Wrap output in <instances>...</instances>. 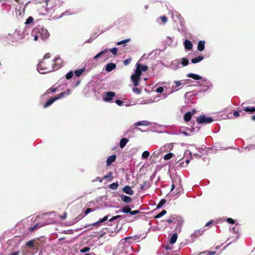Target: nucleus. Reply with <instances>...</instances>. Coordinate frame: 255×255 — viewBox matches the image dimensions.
Here are the masks:
<instances>
[{
	"label": "nucleus",
	"instance_id": "nucleus-16",
	"mask_svg": "<svg viewBox=\"0 0 255 255\" xmlns=\"http://www.w3.org/2000/svg\"><path fill=\"white\" fill-rule=\"evenodd\" d=\"M56 101V98L55 97L48 99L43 105L44 108H46L51 106L55 101Z\"/></svg>",
	"mask_w": 255,
	"mask_h": 255
},
{
	"label": "nucleus",
	"instance_id": "nucleus-14",
	"mask_svg": "<svg viewBox=\"0 0 255 255\" xmlns=\"http://www.w3.org/2000/svg\"><path fill=\"white\" fill-rule=\"evenodd\" d=\"M185 49L187 50H190L192 49L193 44L191 41L186 39L184 42Z\"/></svg>",
	"mask_w": 255,
	"mask_h": 255
},
{
	"label": "nucleus",
	"instance_id": "nucleus-20",
	"mask_svg": "<svg viewBox=\"0 0 255 255\" xmlns=\"http://www.w3.org/2000/svg\"><path fill=\"white\" fill-rule=\"evenodd\" d=\"M205 41L204 40H200L198 42L197 46V50L199 51H202L205 48Z\"/></svg>",
	"mask_w": 255,
	"mask_h": 255
},
{
	"label": "nucleus",
	"instance_id": "nucleus-22",
	"mask_svg": "<svg viewBox=\"0 0 255 255\" xmlns=\"http://www.w3.org/2000/svg\"><path fill=\"white\" fill-rule=\"evenodd\" d=\"M150 184L148 181H144L140 186V189L142 190L148 189L150 187Z\"/></svg>",
	"mask_w": 255,
	"mask_h": 255
},
{
	"label": "nucleus",
	"instance_id": "nucleus-10",
	"mask_svg": "<svg viewBox=\"0 0 255 255\" xmlns=\"http://www.w3.org/2000/svg\"><path fill=\"white\" fill-rule=\"evenodd\" d=\"M180 63L177 60H175L170 62L168 67L171 68L174 70H177L180 68Z\"/></svg>",
	"mask_w": 255,
	"mask_h": 255
},
{
	"label": "nucleus",
	"instance_id": "nucleus-54",
	"mask_svg": "<svg viewBox=\"0 0 255 255\" xmlns=\"http://www.w3.org/2000/svg\"><path fill=\"white\" fill-rule=\"evenodd\" d=\"M94 211V209H92L91 208H88L86 209L85 212V215H88L89 213L93 212Z\"/></svg>",
	"mask_w": 255,
	"mask_h": 255
},
{
	"label": "nucleus",
	"instance_id": "nucleus-35",
	"mask_svg": "<svg viewBox=\"0 0 255 255\" xmlns=\"http://www.w3.org/2000/svg\"><path fill=\"white\" fill-rule=\"evenodd\" d=\"M125 135H128L129 137H132L133 136V132L131 129L129 128L125 133Z\"/></svg>",
	"mask_w": 255,
	"mask_h": 255
},
{
	"label": "nucleus",
	"instance_id": "nucleus-29",
	"mask_svg": "<svg viewBox=\"0 0 255 255\" xmlns=\"http://www.w3.org/2000/svg\"><path fill=\"white\" fill-rule=\"evenodd\" d=\"M192 116L191 112H187L184 116V119L186 122H188L191 120Z\"/></svg>",
	"mask_w": 255,
	"mask_h": 255
},
{
	"label": "nucleus",
	"instance_id": "nucleus-21",
	"mask_svg": "<svg viewBox=\"0 0 255 255\" xmlns=\"http://www.w3.org/2000/svg\"><path fill=\"white\" fill-rule=\"evenodd\" d=\"M116 159V156L115 155H112L109 156L107 160V165L108 166L110 165L113 162H114Z\"/></svg>",
	"mask_w": 255,
	"mask_h": 255
},
{
	"label": "nucleus",
	"instance_id": "nucleus-3",
	"mask_svg": "<svg viewBox=\"0 0 255 255\" xmlns=\"http://www.w3.org/2000/svg\"><path fill=\"white\" fill-rule=\"evenodd\" d=\"M58 69H59L58 66L53 68L51 65L48 66L45 63V62L42 60L37 64V68L38 71L41 74H45L53 70H57Z\"/></svg>",
	"mask_w": 255,
	"mask_h": 255
},
{
	"label": "nucleus",
	"instance_id": "nucleus-40",
	"mask_svg": "<svg viewBox=\"0 0 255 255\" xmlns=\"http://www.w3.org/2000/svg\"><path fill=\"white\" fill-rule=\"evenodd\" d=\"M166 201L165 199H162L160 200V201L159 202V203H158V204L157 205V208H160L161 207H162L166 203Z\"/></svg>",
	"mask_w": 255,
	"mask_h": 255
},
{
	"label": "nucleus",
	"instance_id": "nucleus-24",
	"mask_svg": "<svg viewBox=\"0 0 255 255\" xmlns=\"http://www.w3.org/2000/svg\"><path fill=\"white\" fill-rule=\"evenodd\" d=\"M203 59L204 57L202 55H200L198 57L192 58L191 59V62L193 64H196L201 61L202 60H203Z\"/></svg>",
	"mask_w": 255,
	"mask_h": 255
},
{
	"label": "nucleus",
	"instance_id": "nucleus-52",
	"mask_svg": "<svg viewBox=\"0 0 255 255\" xmlns=\"http://www.w3.org/2000/svg\"><path fill=\"white\" fill-rule=\"evenodd\" d=\"M164 89L162 87H159L155 91L158 93H161L163 92Z\"/></svg>",
	"mask_w": 255,
	"mask_h": 255
},
{
	"label": "nucleus",
	"instance_id": "nucleus-60",
	"mask_svg": "<svg viewBox=\"0 0 255 255\" xmlns=\"http://www.w3.org/2000/svg\"><path fill=\"white\" fill-rule=\"evenodd\" d=\"M227 222L230 224H234L235 223V221L232 219V218H228L227 219Z\"/></svg>",
	"mask_w": 255,
	"mask_h": 255
},
{
	"label": "nucleus",
	"instance_id": "nucleus-49",
	"mask_svg": "<svg viewBox=\"0 0 255 255\" xmlns=\"http://www.w3.org/2000/svg\"><path fill=\"white\" fill-rule=\"evenodd\" d=\"M34 243V240H30L26 243V245L28 247H33Z\"/></svg>",
	"mask_w": 255,
	"mask_h": 255
},
{
	"label": "nucleus",
	"instance_id": "nucleus-19",
	"mask_svg": "<svg viewBox=\"0 0 255 255\" xmlns=\"http://www.w3.org/2000/svg\"><path fill=\"white\" fill-rule=\"evenodd\" d=\"M187 130L182 131L180 134H183L185 136H190L191 134L195 131V128H186Z\"/></svg>",
	"mask_w": 255,
	"mask_h": 255
},
{
	"label": "nucleus",
	"instance_id": "nucleus-26",
	"mask_svg": "<svg viewBox=\"0 0 255 255\" xmlns=\"http://www.w3.org/2000/svg\"><path fill=\"white\" fill-rule=\"evenodd\" d=\"M110 215H107L106 216H105L104 218H102V219H100L99 220V221H98V222H95L93 224H92L91 225L92 226H96L100 223H103V222H104L105 221H106L108 219V218L109 217Z\"/></svg>",
	"mask_w": 255,
	"mask_h": 255
},
{
	"label": "nucleus",
	"instance_id": "nucleus-47",
	"mask_svg": "<svg viewBox=\"0 0 255 255\" xmlns=\"http://www.w3.org/2000/svg\"><path fill=\"white\" fill-rule=\"evenodd\" d=\"M65 96H66L65 95V93L64 92H61V93H60L57 96H55V98H56V100H58L64 97H65Z\"/></svg>",
	"mask_w": 255,
	"mask_h": 255
},
{
	"label": "nucleus",
	"instance_id": "nucleus-5",
	"mask_svg": "<svg viewBox=\"0 0 255 255\" xmlns=\"http://www.w3.org/2000/svg\"><path fill=\"white\" fill-rule=\"evenodd\" d=\"M198 86L205 88L203 92H206L212 88V84L210 80L203 77L200 81L197 82Z\"/></svg>",
	"mask_w": 255,
	"mask_h": 255
},
{
	"label": "nucleus",
	"instance_id": "nucleus-57",
	"mask_svg": "<svg viewBox=\"0 0 255 255\" xmlns=\"http://www.w3.org/2000/svg\"><path fill=\"white\" fill-rule=\"evenodd\" d=\"M131 61V58H128L124 61V63L125 65H128Z\"/></svg>",
	"mask_w": 255,
	"mask_h": 255
},
{
	"label": "nucleus",
	"instance_id": "nucleus-15",
	"mask_svg": "<svg viewBox=\"0 0 255 255\" xmlns=\"http://www.w3.org/2000/svg\"><path fill=\"white\" fill-rule=\"evenodd\" d=\"M116 67V65L114 63H109L106 65L105 70L108 72H111Z\"/></svg>",
	"mask_w": 255,
	"mask_h": 255
},
{
	"label": "nucleus",
	"instance_id": "nucleus-18",
	"mask_svg": "<svg viewBox=\"0 0 255 255\" xmlns=\"http://www.w3.org/2000/svg\"><path fill=\"white\" fill-rule=\"evenodd\" d=\"M203 230H195L191 235V237L193 239L195 240L196 238L199 237L203 234Z\"/></svg>",
	"mask_w": 255,
	"mask_h": 255
},
{
	"label": "nucleus",
	"instance_id": "nucleus-12",
	"mask_svg": "<svg viewBox=\"0 0 255 255\" xmlns=\"http://www.w3.org/2000/svg\"><path fill=\"white\" fill-rule=\"evenodd\" d=\"M187 77L197 81H200L203 78L202 76L194 73H189L187 75Z\"/></svg>",
	"mask_w": 255,
	"mask_h": 255
},
{
	"label": "nucleus",
	"instance_id": "nucleus-2",
	"mask_svg": "<svg viewBox=\"0 0 255 255\" xmlns=\"http://www.w3.org/2000/svg\"><path fill=\"white\" fill-rule=\"evenodd\" d=\"M19 32L17 30H15L11 33L5 34L1 36V39L6 41L8 43H13L17 40L19 38Z\"/></svg>",
	"mask_w": 255,
	"mask_h": 255
},
{
	"label": "nucleus",
	"instance_id": "nucleus-44",
	"mask_svg": "<svg viewBox=\"0 0 255 255\" xmlns=\"http://www.w3.org/2000/svg\"><path fill=\"white\" fill-rule=\"evenodd\" d=\"M173 153H169L166 154H165L164 156V159L165 160H167L171 158V157L173 156Z\"/></svg>",
	"mask_w": 255,
	"mask_h": 255
},
{
	"label": "nucleus",
	"instance_id": "nucleus-7",
	"mask_svg": "<svg viewBox=\"0 0 255 255\" xmlns=\"http://www.w3.org/2000/svg\"><path fill=\"white\" fill-rule=\"evenodd\" d=\"M133 126L135 128L138 126H148L150 128H156L157 126L160 127L159 125L155 123H151L147 121H141L136 122L133 124Z\"/></svg>",
	"mask_w": 255,
	"mask_h": 255
},
{
	"label": "nucleus",
	"instance_id": "nucleus-56",
	"mask_svg": "<svg viewBox=\"0 0 255 255\" xmlns=\"http://www.w3.org/2000/svg\"><path fill=\"white\" fill-rule=\"evenodd\" d=\"M182 187L180 183H176V189L178 191V192H180L181 190Z\"/></svg>",
	"mask_w": 255,
	"mask_h": 255
},
{
	"label": "nucleus",
	"instance_id": "nucleus-11",
	"mask_svg": "<svg viewBox=\"0 0 255 255\" xmlns=\"http://www.w3.org/2000/svg\"><path fill=\"white\" fill-rule=\"evenodd\" d=\"M62 63V59L59 57H55L53 60L52 61V63L51 64L52 68H55L57 66L59 67V68L60 67V65Z\"/></svg>",
	"mask_w": 255,
	"mask_h": 255
},
{
	"label": "nucleus",
	"instance_id": "nucleus-53",
	"mask_svg": "<svg viewBox=\"0 0 255 255\" xmlns=\"http://www.w3.org/2000/svg\"><path fill=\"white\" fill-rule=\"evenodd\" d=\"M90 249L89 247H84V248L82 249L80 251L81 253H84L88 252L90 250Z\"/></svg>",
	"mask_w": 255,
	"mask_h": 255
},
{
	"label": "nucleus",
	"instance_id": "nucleus-33",
	"mask_svg": "<svg viewBox=\"0 0 255 255\" xmlns=\"http://www.w3.org/2000/svg\"><path fill=\"white\" fill-rule=\"evenodd\" d=\"M84 71L85 68H83L80 69L76 70L74 73L77 77H79L82 75V74L84 72Z\"/></svg>",
	"mask_w": 255,
	"mask_h": 255
},
{
	"label": "nucleus",
	"instance_id": "nucleus-13",
	"mask_svg": "<svg viewBox=\"0 0 255 255\" xmlns=\"http://www.w3.org/2000/svg\"><path fill=\"white\" fill-rule=\"evenodd\" d=\"M172 218H174V222L173 223L176 224L177 225H181L183 223V219L181 217L177 216L176 215L172 216Z\"/></svg>",
	"mask_w": 255,
	"mask_h": 255
},
{
	"label": "nucleus",
	"instance_id": "nucleus-6",
	"mask_svg": "<svg viewBox=\"0 0 255 255\" xmlns=\"http://www.w3.org/2000/svg\"><path fill=\"white\" fill-rule=\"evenodd\" d=\"M141 75V71H140L139 68L136 66V69L134 73L131 76V80L133 82L134 86H138L139 82L140 81V76Z\"/></svg>",
	"mask_w": 255,
	"mask_h": 255
},
{
	"label": "nucleus",
	"instance_id": "nucleus-27",
	"mask_svg": "<svg viewBox=\"0 0 255 255\" xmlns=\"http://www.w3.org/2000/svg\"><path fill=\"white\" fill-rule=\"evenodd\" d=\"M109 52V49H106L102 51H101L100 52H99V53H98L97 55H96L94 57V59H97L98 58H99V57H100L102 55L108 53Z\"/></svg>",
	"mask_w": 255,
	"mask_h": 255
},
{
	"label": "nucleus",
	"instance_id": "nucleus-63",
	"mask_svg": "<svg viewBox=\"0 0 255 255\" xmlns=\"http://www.w3.org/2000/svg\"><path fill=\"white\" fill-rule=\"evenodd\" d=\"M120 217V216L118 215V216H115V217H113L112 219H110V222H112L114 220H117L118 219H119V218Z\"/></svg>",
	"mask_w": 255,
	"mask_h": 255
},
{
	"label": "nucleus",
	"instance_id": "nucleus-42",
	"mask_svg": "<svg viewBox=\"0 0 255 255\" xmlns=\"http://www.w3.org/2000/svg\"><path fill=\"white\" fill-rule=\"evenodd\" d=\"M166 213L165 210H162L160 213L155 216V218H160Z\"/></svg>",
	"mask_w": 255,
	"mask_h": 255
},
{
	"label": "nucleus",
	"instance_id": "nucleus-58",
	"mask_svg": "<svg viewBox=\"0 0 255 255\" xmlns=\"http://www.w3.org/2000/svg\"><path fill=\"white\" fill-rule=\"evenodd\" d=\"M51 56V54L50 53H46L44 57H43V59H42V61H44V60L46 59H48Z\"/></svg>",
	"mask_w": 255,
	"mask_h": 255
},
{
	"label": "nucleus",
	"instance_id": "nucleus-64",
	"mask_svg": "<svg viewBox=\"0 0 255 255\" xmlns=\"http://www.w3.org/2000/svg\"><path fill=\"white\" fill-rule=\"evenodd\" d=\"M67 217V213L66 212H64L63 215L60 216V218L62 220H64Z\"/></svg>",
	"mask_w": 255,
	"mask_h": 255
},
{
	"label": "nucleus",
	"instance_id": "nucleus-28",
	"mask_svg": "<svg viewBox=\"0 0 255 255\" xmlns=\"http://www.w3.org/2000/svg\"><path fill=\"white\" fill-rule=\"evenodd\" d=\"M136 66L139 68V70L141 72H145L148 69V67L146 65H142L138 63H136Z\"/></svg>",
	"mask_w": 255,
	"mask_h": 255
},
{
	"label": "nucleus",
	"instance_id": "nucleus-41",
	"mask_svg": "<svg viewBox=\"0 0 255 255\" xmlns=\"http://www.w3.org/2000/svg\"><path fill=\"white\" fill-rule=\"evenodd\" d=\"M113 174L111 172H110L109 173H108L107 174L105 175L104 176V178L108 179H109V180H112L113 179Z\"/></svg>",
	"mask_w": 255,
	"mask_h": 255
},
{
	"label": "nucleus",
	"instance_id": "nucleus-36",
	"mask_svg": "<svg viewBox=\"0 0 255 255\" xmlns=\"http://www.w3.org/2000/svg\"><path fill=\"white\" fill-rule=\"evenodd\" d=\"M57 89L56 88L51 87L49 89L47 90L46 92L45 93V95L48 94L49 93H54L56 92Z\"/></svg>",
	"mask_w": 255,
	"mask_h": 255
},
{
	"label": "nucleus",
	"instance_id": "nucleus-55",
	"mask_svg": "<svg viewBox=\"0 0 255 255\" xmlns=\"http://www.w3.org/2000/svg\"><path fill=\"white\" fill-rule=\"evenodd\" d=\"M160 19H161L163 23H166L167 21V18L166 16L165 15L161 16Z\"/></svg>",
	"mask_w": 255,
	"mask_h": 255
},
{
	"label": "nucleus",
	"instance_id": "nucleus-46",
	"mask_svg": "<svg viewBox=\"0 0 255 255\" xmlns=\"http://www.w3.org/2000/svg\"><path fill=\"white\" fill-rule=\"evenodd\" d=\"M73 76V73L72 71H69V72H68L66 75V78L67 79H71Z\"/></svg>",
	"mask_w": 255,
	"mask_h": 255
},
{
	"label": "nucleus",
	"instance_id": "nucleus-25",
	"mask_svg": "<svg viewBox=\"0 0 255 255\" xmlns=\"http://www.w3.org/2000/svg\"><path fill=\"white\" fill-rule=\"evenodd\" d=\"M128 139L127 138H122L120 142V147L123 148L128 142Z\"/></svg>",
	"mask_w": 255,
	"mask_h": 255
},
{
	"label": "nucleus",
	"instance_id": "nucleus-43",
	"mask_svg": "<svg viewBox=\"0 0 255 255\" xmlns=\"http://www.w3.org/2000/svg\"><path fill=\"white\" fill-rule=\"evenodd\" d=\"M33 21V18L32 16H29L26 20L25 22V24L26 25H28L30 23H32Z\"/></svg>",
	"mask_w": 255,
	"mask_h": 255
},
{
	"label": "nucleus",
	"instance_id": "nucleus-9",
	"mask_svg": "<svg viewBox=\"0 0 255 255\" xmlns=\"http://www.w3.org/2000/svg\"><path fill=\"white\" fill-rule=\"evenodd\" d=\"M175 85H173L172 87V90L170 93H174L179 89V87L181 86L184 83L182 82V81H175L174 82Z\"/></svg>",
	"mask_w": 255,
	"mask_h": 255
},
{
	"label": "nucleus",
	"instance_id": "nucleus-38",
	"mask_svg": "<svg viewBox=\"0 0 255 255\" xmlns=\"http://www.w3.org/2000/svg\"><path fill=\"white\" fill-rule=\"evenodd\" d=\"M119 187L118 183H113L110 185V188L112 190H117Z\"/></svg>",
	"mask_w": 255,
	"mask_h": 255
},
{
	"label": "nucleus",
	"instance_id": "nucleus-62",
	"mask_svg": "<svg viewBox=\"0 0 255 255\" xmlns=\"http://www.w3.org/2000/svg\"><path fill=\"white\" fill-rule=\"evenodd\" d=\"M174 189H176V181L172 182V184L171 185V191H173Z\"/></svg>",
	"mask_w": 255,
	"mask_h": 255
},
{
	"label": "nucleus",
	"instance_id": "nucleus-59",
	"mask_svg": "<svg viewBox=\"0 0 255 255\" xmlns=\"http://www.w3.org/2000/svg\"><path fill=\"white\" fill-rule=\"evenodd\" d=\"M139 213V211L138 210H134V211L130 210V214L131 215H136Z\"/></svg>",
	"mask_w": 255,
	"mask_h": 255
},
{
	"label": "nucleus",
	"instance_id": "nucleus-17",
	"mask_svg": "<svg viewBox=\"0 0 255 255\" xmlns=\"http://www.w3.org/2000/svg\"><path fill=\"white\" fill-rule=\"evenodd\" d=\"M123 191L126 194L132 195L134 194L133 191L132 190L131 187L128 185L125 186L123 188Z\"/></svg>",
	"mask_w": 255,
	"mask_h": 255
},
{
	"label": "nucleus",
	"instance_id": "nucleus-23",
	"mask_svg": "<svg viewBox=\"0 0 255 255\" xmlns=\"http://www.w3.org/2000/svg\"><path fill=\"white\" fill-rule=\"evenodd\" d=\"M120 197L121 200L125 203H129L131 202V198L129 196L125 195H121Z\"/></svg>",
	"mask_w": 255,
	"mask_h": 255
},
{
	"label": "nucleus",
	"instance_id": "nucleus-31",
	"mask_svg": "<svg viewBox=\"0 0 255 255\" xmlns=\"http://www.w3.org/2000/svg\"><path fill=\"white\" fill-rule=\"evenodd\" d=\"M130 209L128 207V206H125L124 207H123L122 209H121V210H120L119 211H117V212H123L124 213H128L130 212Z\"/></svg>",
	"mask_w": 255,
	"mask_h": 255
},
{
	"label": "nucleus",
	"instance_id": "nucleus-61",
	"mask_svg": "<svg viewBox=\"0 0 255 255\" xmlns=\"http://www.w3.org/2000/svg\"><path fill=\"white\" fill-rule=\"evenodd\" d=\"M166 221L169 224L173 223V222H174V218H172V216H171Z\"/></svg>",
	"mask_w": 255,
	"mask_h": 255
},
{
	"label": "nucleus",
	"instance_id": "nucleus-4",
	"mask_svg": "<svg viewBox=\"0 0 255 255\" xmlns=\"http://www.w3.org/2000/svg\"><path fill=\"white\" fill-rule=\"evenodd\" d=\"M216 121L215 119L211 116L202 115L196 119L197 123L199 125H207Z\"/></svg>",
	"mask_w": 255,
	"mask_h": 255
},
{
	"label": "nucleus",
	"instance_id": "nucleus-8",
	"mask_svg": "<svg viewBox=\"0 0 255 255\" xmlns=\"http://www.w3.org/2000/svg\"><path fill=\"white\" fill-rule=\"evenodd\" d=\"M115 95L116 93L114 92H107L105 93L103 100L106 102H111Z\"/></svg>",
	"mask_w": 255,
	"mask_h": 255
},
{
	"label": "nucleus",
	"instance_id": "nucleus-1",
	"mask_svg": "<svg viewBox=\"0 0 255 255\" xmlns=\"http://www.w3.org/2000/svg\"><path fill=\"white\" fill-rule=\"evenodd\" d=\"M31 35L34 37V40L35 41H37L39 38L41 39L42 40H45L50 36L48 30L40 25H38L33 29Z\"/></svg>",
	"mask_w": 255,
	"mask_h": 255
},
{
	"label": "nucleus",
	"instance_id": "nucleus-50",
	"mask_svg": "<svg viewBox=\"0 0 255 255\" xmlns=\"http://www.w3.org/2000/svg\"><path fill=\"white\" fill-rule=\"evenodd\" d=\"M132 91L134 93H135L137 94H139L141 93L140 89H139V88H133Z\"/></svg>",
	"mask_w": 255,
	"mask_h": 255
},
{
	"label": "nucleus",
	"instance_id": "nucleus-51",
	"mask_svg": "<svg viewBox=\"0 0 255 255\" xmlns=\"http://www.w3.org/2000/svg\"><path fill=\"white\" fill-rule=\"evenodd\" d=\"M115 103H116V104L120 106L124 105V102L122 100L119 99L116 100Z\"/></svg>",
	"mask_w": 255,
	"mask_h": 255
},
{
	"label": "nucleus",
	"instance_id": "nucleus-45",
	"mask_svg": "<svg viewBox=\"0 0 255 255\" xmlns=\"http://www.w3.org/2000/svg\"><path fill=\"white\" fill-rule=\"evenodd\" d=\"M149 152L148 151H145L142 154V158L143 159H146L149 156Z\"/></svg>",
	"mask_w": 255,
	"mask_h": 255
},
{
	"label": "nucleus",
	"instance_id": "nucleus-39",
	"mask_svg": "<svg viewBox=\"0 0 255 255\" xmlns=\"http://www.w3.org/2000/svg\"><path fill=\"white\" fill-rule=\"evenodd\" d=\"M129 41H130V39L129 38L126 39H125V40H123L120 41L118 42L117 43V45H122L123 44H124V46H126V43L127 42H129Z\"/></svg>",
	"mask_w": 255,
	"mask_h": 255
},
{
	"label": "nucleus",
	"instance_id": "nucleus-30",
	"mask_svg": "<svg viewBox=\"0 0 255 255\" xmlns=\"http://www.w3.org/2000/svg\"><path fill=\"white\" fill-rule=\"evenodd\" d=\"M244 111H246V112L250 113H254L255 112V107H247L245 108V109L243 110Z\"/></svg>",
	"mask_w": 255,
	"mask_h": 255
},
{
	"label": "nucleus",
	"instance_id": "nucleus-48",
	"mask_svg": "<svg viewBox=\"0 0 255 255\" xmlns=\"http://www.w3.org/2000/svg\"><path fill=\"white\" fill-rule=\"evenodd\" d=\"M110 51H111V52L114 54V55H116L117 54V52H118V48H116V47H114V48H113L112 49H110Z\"/></svg>",
	"mask_w": 255,
	"mask_h": 255
},
{
	"label": "nucleus",
	"instance_id": "nucleus-34",
	"mask_svg": "<svg viewBox=\"0 0 255 255\" xmlns=\"http://www.w3.org/2000/svg\"><path fill=\"white\" fill-rule=\"evenodd\" d=\"M216 252L215 251H207L200 253L198 255H214Z\"/></svg>",
	"mask_w": 255,
	"mask_h": 255
},
{
	"label": "nucleus",
	"instance_id": "nucleus-32",
	"mask_svg": "<svg viewBox=\"0 0 255 255\" xmlns=\"http://www.w3.org/2000/svg\"><path fill=\"white\" fill-rule=\"evenodd\" d=\"M177 239V234L176 233L173 234L170 239V243L172 245L174 244L176 242Z\"/></svg>",
	"mask_w": 255,
	"mask_h": 255
},
{
	"label": "nucleus",
	"instance_id": "nucleus-37",
	"mask_svg": "<svg viewBox=\"0 0 255 255\" xmlns=\"http://www.w3.org/2000/svg\"><path fill=\"white\" fill-rule=\"evenodd\" d=\"M181 64L183 66H186L189 64V61L187 58H183L181 59Z\"/></svg>",
	"mask_w": 255,
	"mask_h": 255
}]
</instances>
